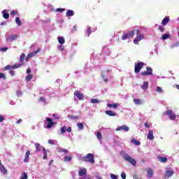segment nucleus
<instances>
[{"label": "nucleus", "mask_w": 179, "mask_h": 179, "mask_svg": "<svg viewBox=\"0 0 179 179\" xmlns=\"http://www.w3.org/2000/svg\"><path fill=\"white\" fill-rule=\"evenodd\" d=\"M0 171L1 173H2V174H8V170L6 169V168H5V166L3 165L2 166H0Z\"/></svg>", "instance_id": "nucleus-21"}, {"label": "nucleus", "mask_w": 179, "mask_h": 179, "mask_svg": "<svg viewBox=\"0 0 179 179\" xmlns=\"http://www.w3.org/2000/svg\"><path fill=\"white\" fill-rule=\"evenodd\" d=\"M10 69H12V66H10V65H7L5 67V71H10Z\"/></svg>", "instance_id": "nucleus-47"}, {"label": "nucleus", "mask_w": 179, "mask_h": 179, "mask_svg": "<svg viewBox=\"0 0 179 179\" xmlns=\"http://www.w3.org/2000/svg\"><path fill=\"white\" fill-rule=\"evenodd\" d=\"M4 120H5V117L2 115H0V122H3Z\"/></svg>", "instance_id": "nucleus-58"}, {"label": "nucleus", "mask_w": 179, "mask_h": 179, "mask_svg": "<svg viewBox=\"0 0 179 179\" xmlns=\"http://www.w3.org/2000/svg\"><path fill=\"white\" fill-rule=\"evenodd\" d=\"M123 159L126 160V162H128V163H130V164L133 165L134 167H136V160L128 155V154L123 155Z\"/></svg>", "instance_id": "nucleus-2"}, {"label": "nucleus", "mask_w": 179, "mask_h": 179, "mask_svg": "<svg viewBox=\"0 0 179 179\" xmlns=\"http://www.w3.org/2000/svg\"><path fill=\"white\" fill-rule=\"evenodd\" d=\"M147 173L148 178H152V177H153V170H152V169H147Z\"/></svg>", "instance_id": "nucleus-19"}, {"label": "nucleus", "mask_w": 179, "mask_h": 179, "mask_svg": "<svg viewBox=\"0 0 179 179\" xmlns=\"http://www.w3.org/2000/svg\"><path fill=\"white\" fill-rule=\"evenodd\" d=\"M159 160L161 163H166L167 162V157H159Z\"/></svg>", "instance_id": "nucleus-29"}, {"label": "nucleus", "mask_w": 179, "mask_h": 179, "mask_svg": "<svg viewBox=\"0 0 179 179\" xmlns=\"http://www.w3.org/2000/svg\"><path fill=\"white\" fill-rule=\"evenodd\" d=\"M23 94V92L22 91H17V96H22Z\"/></svg>", "instance_id": "nucleus-54"}, {"label": "nucleus", "mask_w": 179, "mask_h": 179, "mask_svg": "<svg viewBox=\"0 0 179 179\" xmlns=\"http://www.w3.org/2000/svg\"><path fill=\"white\" fill-rule=\"evenodd\" d=\"M146 71H142L141 73V75L142 76H151V75H153V69H152V67H146Z\"/></svg>", "instance_id": "nucleus-5"}, {"label": "nucleus", "mask_w": 179, "mask_h": 179, "mask_svg": "<svg viewBox=\"0 0 179 179\" xmlns=\"http://www.w3.org/2000/svg\"><path fill=\"white\" fill-rule=\"evenodd\" d=\"M133 101L135 103V104H137V106L142 104V100L141 99H134Z\"/></svg>", "instance_id": "nucleus-28"}, {"label": "nucleus", "mask_w": 179, "mask_h": 179, "mask_svg": "<svg viewBox=\"0 0 179 179\" xmlns=\"http://www.w3.org/2000/svg\"><path fill=\"white\" fill-rule=\"evenodd\" d=\"M9 73H10L12 76H15V71H13V70H10V71H9Z\"/></svg>", "instance_id": "nucleus-52"}, {"label": "nucleus", "mask_w": 179, "mask_h": 179, "mask_svg": "<svg viewBox=\"0 0 179 179\" xmlns=\"http://www.w3.org/2000/svg\"><path fill=\"white\" fill-rule=\"evenodd\" d=\"M31 79H33V76H32V74H29V75H27V76H26V78H25L26 82H30V80H31Z\"/></svg>", "instance_id": "nucleus-30"}, {"label": "nucleus", "mask_w": 179, "mask_h": 179, "mask_svg": "<svg viewBox=\"0 0 179 179\" xmlns=\"http://www.w3.org/2000/svg\"><path fill=\"white\" fill-rule=\"evenodd\" d=\"M15 23L18 24V26H22V21L20 20V17H17L15 18Z\"/></svg>", "instance_id": "nucleus-33"}, {"label": "nucleus", "mask_w": 179, "mask_h": 179, "mask_svg": "<svg viewBox=\"0 0 179 179\" xmlns=\"http://www.w3.org/2000/svg\"><path fill=\"white\" fill-rule=\"evenodd\" d=\"M65 10V9L64 8H57V12H60V13H62Z\"/></svg>", "instance_id": "nucleus-56"}, {"label": "nucleus", "mask_w": 179, "mask_h": 179, "mask_svg": "<svg viewBox=\"0 0 179 179\" xmlns=\"http://www.w3.org/2000/svg\"><path fill=\"white\" fill-rule=\"evenodd\" d=\"M59 50L60 51H64V46H62V45L59 46Z\"/></svg>", "instance_id": "nucleus-61"}, {"label": "nucleus", "mask_w": 179, "mask_h": 179, "mask_svg": "<svg viewBox=\"0 0 179 179\" xmlns=\"http://www.w3.org/2000/svg\"><path fill=\"white\" fill-rule=\"evenodd\" d=\"M91 103H92V104H94L96 103H100V101L99 99H93L91 100Z\"/></svg>", "instance_id": "nucleus-44"}, {"label": "nucleus", "mask_w": 179, "mask_h": 179, "mask_svg": "<svg viewBox=\"0 0 179 179\" xmlns=\"http://www.w3.org/2000/svg\"><path fill=\"white\" fill-rule=\"evenodd\" d=\"M86 174H87V170H86L85 168L80 169L78 171L79 177H85Z\"/></svg>", "instance_id": "nucleus-7"}, {"label": "nucleus", "mask_w": 179, "mask_h": 179, "mask_svg": "<svg viewBox=\"0 0 179 179\" xmlns=\"http://www.w3.org/2000/svg\"><path fill=\"white\" fill-rule=\"evenodd\" d=\"M143 34L137 36L134 40V44H138V43H139V41H141V40H143Z\"/></svg>", "instance_id": "nucleus-12"}, {"label": "nucleus", "mask_w": 179, "mask_h": 179, "mask_svg": "<svg viewBox=\"0 0 179 179\" xmlns=\"http://www.w3.org/2000/svg\"><path fill=\"white\" fill-rule=\"evenodd\" d=\"M36 54H37V51H35V52H33L31 53H29L28 55V56L30 57V58H33V57H34V55H36Z\"/></svg>", "instance_id": "nucleus-43"}, {"label": "nucleus", "mask_w": 179, "mask_h": 179, "mask_svg": "<svg viewBox=\"0 0 179 179\" xmlns=\"http://www.w3.org/2000/svg\"><path fill=\"white\" fill-rule=\"evenodd\" d=\"M170 37V34H165L162 35V40H167Z\"/></svg>", "instance_id": "nucleus-36"}, {"label": "nucleus", "mask_w": 179, "mask_h": 179, "mask_svg": "<svg viewBox=\"0 0 179 179\" xmlns=\"http://www.w3.org/2000/svg\"><path fill=\"white\" fill-rule=\"evenodd\" d=\"M59 153H68V150L64 148H59Z\"/></svg>", "instance_id": "nucleus-40"}, {"label": "nucleus", "mask_w": 179, "mask_h": 179, "mask_svg": "<svg viewBox=\"0 0 179 179\" xmlns=\"http://www.w3.org/2000/svg\"><path fill=\"white\" fill-rule=\"evenodd\" d=\"M145 66V62H140L138 63H135L134 64V72L135 73H139L141 72V69Z\"/></svg>", "instance_id": "nucleus-3"}, {"label": "nucleus", "mask_w": 179, "mask_h": 179, "mask_svg": "<svg viewBox=\"0 0 179 179\" xmlns=\"http://www.w3.org/2000/svg\"><path fill=\"white\" fill-rule=\"evenodd\" d=\"M2 15H3V17L4 19H9V13H8V10H3L1 12Z\"/></svg>", "instance_id": "nucleus-18"}, {"label": "nucleus", "mask_w": 179, "mask_h": 179, "mask_svg": "<svg viewBox=\"0 0 179 179\" xmlns=\"http://www.w3.org/2000/svg\"><path fill=\"white\" fill-rule=\"evenodd\" d=\"M105 113L106 114V115H108L109 117H115V115H117V113L113 110H106Z\"/></svg>", "instance_id": "nucleus-13"}, {"label": "nucleus", "mask_w": 179, "mask_h": 179, "mask_svg": "<svg viewBox=\"0 0 179 179\" xmlns=\"http://www.w3.org/2000/svg\"><path fill=\"white\" fill-rule=\"evenodd\" d=\"M23 65V64H15L13 66H11L12 69H17V68H20V66H22Z\"/></svg>", "instance_id": "nucleus-31"}, {"label": "nucleus", "mask_w": 179, "mask_h": 179, "mask_svg": "<svg viewBox=\"0 0 179 179\" xmlns=\"http://www.w3.org/2000/svg\"><path fill=\"white\" fill-rule=\"evenodd\" d=\"M15 40H17V35H10L7 37V41H10V43L15 41Z\"/></svg>", "instance_id": "nucleus-11"}, {"label": "nucleus", "mask_w": 179, "mask_h": 179, "mask_svg": "<svg viewBox=\"0 0 179 179\" xmlns=\"http://www.w3.org/2000/svg\"><path fill=\"white\" fill-rule=\"evenodd\" d=\"M61 134H65L66 132V127L64 126L60 129Z\"/></svg>", "instance_id": "nucleus-39"}, {"label": "nucleus", "mask_w": 179, "mask_h": 179, "mask_svg": "<svg viewBox=\"0 0 179 179\" xmlns=\"http://www.w3.org/2000/svg\"><path fill=\"white\" fill-rule=\"evenodd\" d=\"M24 58H26V55L22 53L20 57V62H23L24 61Z\"/></svg>", "instance_id": "nucleus-35"}, {"label": "nucleus", "mask_w": 179, "mask_h": 179, "mask_svg": "<svg viewBox=\"0 0 179 179\" xmlns=\"http://www.w3.org/2000/svg\"><path fill=\"white\" fill-rule=\"evenodd\" d=\"M156 92L157 93H163V89L160 87H157Z\"/></svg>", "instance_id": "nucleus-41"}, {"label": "nucleus", "mask_w": 179, "mask_h": 179, "mask_svg": "<svg viewBox=\"0 0 179 179\" xmlns=\"http://www.w3.org/2000/svg\"><path fill=\"white\" fill-rule=\"evenodd\" d=\"M29 156H30V150L27 151L25 153V157L24 159V163H29Z\"/></svg>", "instance_id": "nucleus-17"}, {"label": "nucleus", "mask_w": 179, "mask_h": 179, "mask_svg": "<svg viewBox=\"0 0 179 179\" xmlns=\"http://www.w3.org/2000/svg\"><path fill=\"white\" fill-rule=\"evenodd\" d=\"M133 178L134 179H138V175H134L133 176Z\"/></svg>", "instance_id": "nucleus-64"}, {"label": "nucleus", "mask_w": 179, "mask_h": 179, "mask_svg": "<svg viewBox=\"0 0 179 179\" xmlns=\"http://www.w3.org/2000/svg\"><path fill=\"white\" fill-rule=\"evenodd\" d=\"M144 125H145V128H148V129L150 128V126H149V123H148V122H145L144 123Z\"/></svg>", "instance_id": "nucleus-55"}, {"label": "nucleus", "mask_w": 179, "mask_h": 179, "mask_svg": "<svg viewBox=\"0 0 179 179\" xmlns=\"http://www.w3.org/2000/svg\"><path fill=\"white\" fill-rule=\"evenodd\" d=\"M80 179H92V178L85 176H84V178H80Z\"/></svg>", "instance_id": "nucleus-63"}, {"label": "nucleus", "mask_w": 179, "mask_h": 179, "mask_svg": "<svg viewBox=\"0 0 179 179\" xmlns=\"http://www.w3.org/2000/svg\"><path fill=\"white\" fill-rule=\"evenodd\" d=\"M0 51H8V48H1Z\"/></svg>", "instance_id": "nucleus-59"}, {"label": "nucleus", "mask_w": 179, "mask_h": 179, "mask_svg": "<svg viewBox=\"0 0 179 179\" xmlns=\"http://www.w3.org/2000/svg\"><path fill=\"white\" fill-rule=\"evenodd\" d=\"M102 78L103 79V82L107 83L108 82V78H106L103 75L102 76Z\"/></svg>", "instance_id": "nucleus-53"}, {"label": "nucleus", "mask_w": 179, "mask_h": 179, "mask_svg": "<svg viewBox=\"0 0 179 179\" xmlns=\"http://www.w3.org/2000/svg\"><path fill=\"white\" fill-rule=\"evenodd\" d=\"M121 177L122 179H127V174L124 172H122Z\"/></svg>", "instance_id": "nucleus-48"}, {"label": "nucleus", "mask_w": 179, "mask_h": 179, "mask_svg": "<svg viewBox=\"0 0 179 179\" xmlns=\"http://www.w3.org/2000/svg\"><path fill=\"white\" fill-rule=\"evenodd\" d=\"M57 40H58V41H59V44H65V39L64 38V37H62V36H59L58 38H57Z\"/></svg>", "instance_id": "nucleus-26"}, {"label": "nucleus", "mask_w": 179, "mask_h": 179, "mask_svg": "<svg viewBox=\"0 0 179 179\" xmlns=\"http://www.w3.org/2000/svg\"><path fill=\"white\" fill-rule=\"evenodd\" d=\"M173 174H174V171H173L172 169L167 170L165 173V177L170 178V177H171V176H173Z\"/></svg>", "instance_id": "nucleus-14"}, {"label": "nucleus", "mask_w": 179, "mask_h": 179, "mask_svg": "<svg viewBox=\"0 0 179 179\" xmlns=\"http://www.w3.org/2000/svg\"><path fill=\"white\" fill-rule=\"evenodd\" d=\"M64 160L65 162H71L72 160V157L71 156H66L64 158Z\"/></svg>", "instance_id": "nucleus-37"}, {"label": "nucleus", "mask_w": 179, "mask_h": 179, "mask_svg": "<svg viewBox=\"0 0 179 179\" xmlns=\"http://www.w3.org/2000/svg\"><path fill=\"white\" fill-rule=\"evenodd\" d=\"M158 29L159 30V31H161V33H163V32L164 31V30H166V29H164V28L163 27V26H162V25H159V26L158 27Z\"/></svg>", "instance_id": "nucleus-42"}, {"label": "nucleus", "mask_w": 179, "mask_h": 179, "mask_svg": "<svg viewBox=\"0 0 179 179\" xmlns=\"http://www.w3.org/2000/svg\"><path fill=\"white\" fill-rule=\"evenodd\" d=\"M31 73V70L30 69V68L27 69V73Z\"/></svg>", "instance_id": "nucleus-62"}, {"label": "nucleus", "mask_w": 179, "mask_h": 179, "mask_svg": "<svg viewBox=\"0 0 179 179\" xmlns=\"http://www.w3.org/2000/svg\"><path fill=\"white\" fill-rule=\"evenodd\" d=\"M69 117L71 118V120H79V117L78 116H75L73 115H70Z\"/></svg>", "instance_id": "nucleus-45"}, {"label": "nucleus", "mask_w": 179, "mask_h": 179, "mask_svg": "<svg viewBox=\"0 0 179 179\" xmlns=\"http://www.w3.org/2000/svg\"><path fill=\"white\" fill-rule=\"evenodd\" d=\"M73 15H75V12L73 11V10H67V12L66 13V16L67 17H69L71 16H73Z\"/></svg>", "instance_id": "nucleus-22"}, {"label": "nucleus", "mask_w": 179, "mask_h": 179, "mask_svg": "<svg viewBox=\"0 0 179 179\" xmlns=\"http://www.w3.org/2000/svg\"><path fill=\"white\" fill-rule=\"evenodd\" d=\"M122 130H124V132H128V131H129V127L127 125H122V126L118 127L116 129V131H122Z\"/></svg>", "instance_id": "nucleus-10"}, {"label": "nucleus", "mask_w": 179, "mask_h": 179, "mask_svg": "<svg viewBox=\"0 0 179 179\" xmlns=\"http://www.w3.org/2000/svg\"><path fill=\"white\" fill-rule=\"evenodd\" d=\"M77 127H78L79 131H82V129H83V122L78 123Z\"/></svg>", "instance_id": "nucleus-34"}, {"label": "nucleus", "mask_w": 179, "mask_h": 179, "mask_svg": "<svg viewBox=\"0 0 179 179\" xmlns=\"http://www.w3.org/2000/svg\"><path fill=\"white\" fill-rule=\"evenodd\" d=\"M83 162H87L88 163H91L92 164H94L96 161H94V155L92 153H89L84 156L82 159Z\"/></svg>", "instance_id": "nucleus-1"}, {"label": "nucleus", "mask_w": 179, "mask_h": 179, "mask_svg": "<svg viewBox=\"0 0 179 179\" xmlns=\"http://www.w3.org/2000/svg\"><path fill=\"white\" fill-rule=\"evenodd\" d=\"M110 177L112 179H117L118 177L117 176V175H114V174H110Z\"/></svg>", "instance_id": "nucleus-51"}, {"label": "nucleus", "mask_w": 179, "mask_h": 179, "mask_svg": "<svg viewBox=\"0 0 179 179\" xmlns=\"http://www.w3.org/2000/svg\"><path fill=\"white\" fill-rule=\"evenodd\" d=\"M147 138L148 139H149V141H153L155 139V136H153V131L152 130H150L148 131Z\"/></svg>", "instance_id": "nucleus-15"}, {"label": "nucleus", "mask_w": 179, "mask_h": 179, "mask_svg": "<svg viewBox=\"0 0 179 179\" xmlns=\"http://www.w3.org/2000/svg\"><path fill=\"white\" fill-rule=\"evenodd\" d=\"M118 106H120L118 103H108L107 107H109V108H117Z\"/></svg>", "instance_id": "nucleus-24"}, {"label": "nucleus", "mask_w": 179, "mask_h": 179, "mask_svg": "<svg viewBox=\"0 0 179 179\" xmlns=\"http://www.w3.org/2000/svg\"><path fill=\"white\" fill-rule=\"evenodd\" d=\"M48 143H50V145H54V141L52 140H48Z\"/></svg>", "instance_id": "nucleus-60"}, {"label": "nucleus", "mask_w": 179, "mask_h": 179, "mask_svg": "<svg viewBox=\"0 0 179 179\" xmlns=\"http://www.w3.org/2000/svg\"><path fill=\"white\" fill-rule=\"evenodd\" d=\"M96 136H97L98 139H101V132L97 131Z\"/></svg>", "instance_id": "nucleus-49"}, {"label": "nucleus", "mask_w": 179, "mask_h": 179, "mask_svg": "<svg viewBox=\"0 0 179 179\" xmlns=\"http://www.w3.org/2000/svg\"><path fill=\"white\" fill-rule=\"evenodd\" d=\"M164 115H169L171 121H176V119L177 118V115L176 113H173V110H167L165 113H164Z\"/></svg>", "instance_id": "nucleus-4"}, {"label": "nucleus", "mask_w": 179, "mask_h": 179, "mask_svg": "<svg viewBox=\"0 0 179 179\" xmlns=\"http://www.w3.org/2000/svg\"><path fill=\"white\" fill-rule=\"evenodd\" d=\"M90 34H92V27H88L87 29V36H90Z\"/></svg>", "instance_id": "nucleus-38"}, {"label": "nucleus", "mask_w": 179, "mask_h": 179, "mask_svg": "<svg viewBox=\"0 0 179 179\" xmlns=\"http://www.w3.org/2000/svg\"><path fill=\"white\" fill-rule=\"evenodd\" d=\"M39 101H42L43 103H45V99H44V97H40Z\"/></svg>", "instance_id": "nucleus-57"}, {"label": "nucleus", "mask_w": 179, "mask_h": 179, "mask_svg": "<svg viewBox=\"0 0 179 179\" xmlns=\"http://www.w3.org/2000/svg\"><path fill=\"white\" fill-rule=\"evenodd\" d=\"M35 148H36V152H41V148H43V146H41L40 145V143H35Z\"/></svg>", "instance_id": "nucleus-23"}, {"label": "nucleus", "mask_w": 179, "mask_h": 179, "mask_svg": "<svg viewBox=\"0 0 179 179\" xmlns=\"http://www.w3.org/2000/svg\"><path fill=\"white\" fill-rule=\"evenodd\" d=\"M0 79H6V76H5V73H0Z\"/></svg>", "instance_id": "nucleus-46"}, {"label": "nucleus", "mask_w": 179, "mask_h": 179, "mask_svg": "<svg viewBox=\"0 0 179 179\" xmlns=\"http://www.w3.org/2000/svg\"><path fill=\"white\" fill-rule=\"evenodd\" d=\"M169 22L170 18H169L168 17H165L162 21V24H163V26H166V24H167Z\"/></svg>", "instance_id": "nucleus-20"}, {"label": "nucleus", "mask_w": 179, "mask_h": 179, "mask_svg": "<svg viewBox=\"0 0 179 179\" xmlns=\"http://www.w3.org/2000/svg\"><path fill=\"white\" fill-rule=\"evenodd\" d=\"M74 96H76V97L78 98V100H83V94H82V92H80V91L79 90H76L74 92Z\"/></svg>", "instance_id": "nucleus-8"}, {"label": "nucleus", "mask_w": 179, "mask_h": 179, "mask_svg": "<svg viewBox=\"0 0 179 179\" xmlns=\"http://www.w3.org/2000/svg\"><path fill=\"white\" fill-rule=\"evenodd\" d=\"M46 121L48 122V125L46 126V128L50 129V128H52V127H54V122H52V119L46 118Z\"/></svg>", "instance_id": "nucleus-9"}, {"label": "nucleus", "mask_w": 179, "mask_h": 179, "mask_svg": "<svg viewBox=\"0 0 179 179\" xmlns=\"http://www.w3.org/2000/svg\"><path fill=\"white\" fill-rule=\"evenodd\" d=\"M43 160H47V150L45 149V148H43Z\"/></svg>", "instance_id": "nucleus-27"}, {"label": "nucleus", "mask_w": 179, "mask_h": 179, "mask_svg": "<svg viewBox=\"0 0 179 179\" xmlns=\"http://www.w3.org/2000/svg\"><path fill=\"white\" fill-rule=\"evenodd\" d=\"M148 87H149V82L144 81L143 85H141V89L143 90H148Z\"/></svg>", "instance_id": "nucleus-16"}, {"label": "nucleus", "mask_w": 179, "mask_h": 179, "mask_svg": "<svg viewBox=\"0 0 179 179\" xmlns=\"http://www.w3.org/2000/svg\"><path fill=\"white\" fill-rule=\"evenodd\" d=\"M135 35V31H130L126 34H123L122 36V40H127V38H131Z\"/></svg>", "instance_id": "nucleus-6"}, {"label": "nucleus", "mask_w": 179, "mask_h": 179, "mask_svg": "<svg viewBox=\"0 0 179 179\" xmlns=\"http://www.w3.org/2000/svg\"><path fill=\"white\" fill-rule=\"evenodd\" d=\"M131 143H134V145H136V146H139L141 145V141L134 138L131 141Z\"/></svg>", "instance_id": "nucleus-25"}, {"label": "nucleus", "mask_w": 179, "mask_h": 179, "mask_svg": "<svg viewBox=\"0 0 179 179\" xmlns=\"http://www.w3.org/2000/svg\"><path fill=\"white\" fill-rule=\"evenodd\" d=\"M10 15H12L13 16H16V15H17V11L13 10L11 11Z\"/></svg>", "instance_id": "nucleus-50"}, {"label": "nucleus", "mask_w": 179, "mask_h": 179, "mask_svg": "<svg viewBox=\"0 0 179 179\" xmlns=\"http://www.w3.org/2000/svg\"><path fill=\"white\" fill-rule=\"evenodd\" d=\"M29 178V176H27V173L23 172L21 175L20 179H27Z\"/></svg>", "instance_id": "nucleus-32"}]
</instances>
